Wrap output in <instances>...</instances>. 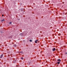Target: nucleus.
<instances>
[{
    "instance_id": "1",
    "label": "nucleus",
    "mask_w": 67,
    "mask_h": 67,
    "mask_svg": "<svg viewBox=\"0 0 67 67\" xmlns=\"http://www.w3.org/2000/svg\"><path fill=\"white\" fill-rule=\"evenodd\" d=\"M3 54H2L0 57V58H2V57H3Z\"/></svg>"
},
{
    "instance_id": "2",
    "label": "nucleus",
    "mask_w": 67,
    "mask_h": 67,
    "mask_svg": "<svg viewBox=\"0 0 67 67\" xmlns=\"http://www.w3.org/2000/svg\"><path fill=\"white\" fill-rule=\"evenodd\" d=\"M55 48H53V51H55Z\"/></svg>"
},
{
    "instance_id": "3",
    "label": "nucleus",
    "mask_w": 67,
    "mask_h": 67,
    "mask_svg": "<svg viewBox=\"0 0 67 67\" xmlns=\"http://www.w3.org/2000/svg\"><path fill=\"white\" fill-rule=\"evenodd\" d=\"M5 20L4 19H3V20H1V22H3Z\"/></svg>"
},
{
    "instance_id": "4",
    "label": "nucleus",
    "mask_w": 67,
    "mask_h": 67,
    "mask_svg": "<svg viewBox=\"0 0 67 67\" xmlns=\"http://www.w3.org/2000/svg\"><path fill=\"white\" fill-rule=\"evenodd\" d=\"M14 47H16V45L15 44L14 45Z\"/></svg>"
},
{
    "instance_id": "5",
    "label": "nucleus",
    "mask_w": 67,
    "mask_h": 67,
    "mask_svg": "<svg viewBox=\"0 0 67 67\" xmlns=\"http://www.w3.org/2000/svg\"><path fill=\"white\" fill-rule=\"evenodd\" d=\"M20 53H21V54H23V52L22 51H21L20 52Z\"/></svg>"
},
{
    "instance_id": "6",
    "label": "nucleus",
    "mask_w": 67,
    "mask_h": 67,
    "mask_svg": "<svg viewBox=\"0 0 67 67\" xmlns=\"http://www.w3.org/2000/svg\"><path fill=\"white\" fill-rule=\"evenodd\" d=\"M58 61H59V62H60L61 60L60 59H59L57 60Z\"/></svg>"
},
{
    "instance_id": "7",
    "label": "nucleus",
    "mask_w": 67,
    "mask_h": 67,
    "mask_svg": "<svg viewBox=\"0 0 67 67\" xmlns=\"http://www.w3.org/2000/svg\"><path fill=\"white\" fill-rule=\"evenodd\" d=\"M12 24V22H9V24Z\"/></svg>"
},
{
    "instance_id": "8",
    "label": "nucleus",
    "mask_w": 67,
    "mask_h": 67,
    "mask_svg": "<svg viewBox=\"0 0 67 67\" xmlns=\"http://www.w3.org/2000/svg\"><path fill=\"white\" fill-rule=\"evenodd\" d=\"M57 63L58 64H59L60 63V62H57Z\"/></svg>"
},
{
    "instance_id": "9",
    "label": "nucleus",
    "mask_w": 67,
    "mask_h": 67,
    "mask_svg": "<svg viewBox=\"0 0 67 67\" xmlns=\"http://www.w3.org/2000/svg\"><path fill=\"white\" fill-rule=\"evenodd\" d=\"M30 42H32V40H30Z\"/></svg>"
},
{
    "instance_id": "10",
    "label": "nucleus",
    "mask_w": 67,
    "mask_h": 67,
    "mask_svg": "<svg viewBox=\"0 0 67 67\" xmlns=\"http://www.w3.org/2000/svg\"><path fill=\"white\" fill-rule=\"evenodd\" d=\"M35 42L36 43H37V41H35Z\"/></svg>"
},
{
    "instance_id": "11",
    "label": "nucleus",
    "mask_w": 67,
    "mask_h": 67,
    "mask_svg": "<svg viewBox=\"0 0 67 67\" xmlns=\"http://www.w3.org/2000/svg\"><path fill=\"white\" fill-rule=\"evenodd\" d=\"M21 59H22V60H23V58L22 57V58H21Z\"/></svg>"
},
{
    "instance_id": "12",
    "label": "nucleus",
    "mask_w": 67,
    "mask_h": 67,
    "mask_svg": "<svg viewBox=\"0 0 67 67\" xmlns=\"http://www.w3.org/2000/svg\"><path fill=\"white\" fill-rule=\"evenodd\" d=\"M4 15H3H3H2V16H3Z\"/></svg>"
},
{
    "instance_id": "13",
    "label": "nucleus",
    "mask_w": 67,
    "mask_h": 67,
    "mask_svg": "<svg viewBox=\"0 0 67 67\" xmlns=\"http://www.w3.org/2000/svg\"><path fill=\"white\" fill-rule=\"evenodd\" d=\"M20 35H22V34H20Z\"/></svg>"
},
{
    "instance_id": "14",
    "label": "nucleus",
    "mask_w": 67,
    "mask_h": 67,
    "mask_svg": "<svg viewBox=\"0 0 67 67\" xmlns=\"http://www.w3.org/2000/svg\"><path fill=\"white\" fill-rule=\"evenodd\" d=\"M36 41H37V40H36Z\"/></svg>"
},
{
    "instance_id": "15",
    "label": "nucleus",
    "mask_w": 67,
    "mask_h": 67,
    "mask_svg": "<svg viewBox=\"0 0 67 67\" xmlns=\"http://www.w3.org/2000/svg\"><path fill=\"white\" fill-rule=\"evenodd\" d=\"M65 54H67V52L65 53Z\"/></svg>"
}]
</instances>
